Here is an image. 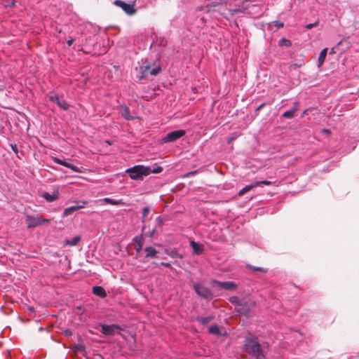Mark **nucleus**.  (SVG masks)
<instances>
[{"instance_id":"f257e3e1","label":"nucleus","mask_w":359,"mask_h":359,"mask_svg":"<svg viewBox=\"0 0 359 359\" xmlns=\"http://www.w3.org/2000/svg\"><path fill=\"white\" fill-rule=\"evenodd\" d=\"M244 348L250 355L256 359H264L265 354L257 338H246L244 342Z\"/></svg>"},{"instance_id":"f03ea898","label":"nucleus","mask_w":359,"mask_h":359,"mask_svg":"<svg viewBox=\"0 0 359 359\" xmlns=\"http://www.w3.org/2000/svg\"><path fill=\"white\" fill-rule=\"evenodd\" d=\"M223 8V6L222 4L217 3V2H212L209 4L205 5V6H203L200 8L201 11H203L207 13H215L218 12L221 13V15H224V18H227L228 15L233 16L237 13H244L245 8H226L225 11H222V8Z\"/></svg>"},{"instance_id":"7ed1b4c3","label":"nucleus","mask_w":359,"mask_h":359,"mask_svg":"<svg viewBox=\"0 0 359 359\" xmlns=\"http://www.w3.org/2000/svg\"><path fill=\"white\" fill-rule=\"evenodd\" d=\"M126 172L132 180H140L151 173V168L142 165H137L126 169Z\"/></svg>"},{"instance_id":"20e7f679","label":"nucleus","mask_w":359,"mask_h":359,"mask_svg":"<svg viewBox=\"0 0 359 359\" xmlns=\"http://www.w3.org/2000/svg\"><path fill=\"white\" fill-rule=\"evenodd\" d=\"M25 221L27 223V227L28 229H34L39 225H41L43 223H49L50 219L46 218H41L37 216L26 215Z\"/></svg>"},{"instance_id":"39448f33","label":"nucleus","mask_w":359,"mask_h":359,"mask_svg":"<svg viewBox=\"0 0 359 359\" xmlns=\"http://www.w3.org/2000/svg\"><path fill=\"white\" fill-rule=\"evenodd\" d=\"M194 289L196 293L201 297L204 299H210L212 297V292L210 290L204 287L201 283L194 284Z\"/></svg>"},{"instance_id":"423d86ee","label":"nucleus","mask_w":359,"mask_h":359,"mask_svg":"<svg viewBox=\"0 0 359 359\" xmlns=\"http://www.w3.org/2000/svg\"><path fill=\"white\" fill-rule=\"evenodd\" d=\"M185 134V131L183 130H173L168 133L163 138V142H173L175 140L180 139Z\"/></svg>"},{"instance_id":"0eeeda50","label":"nucleus","mask_w":359,"mask_h":359,"mask_svg":"<svg viewBox=\"0 0 359 359\" xmlns=\"http://www.w3.org/2000/svg\"><path fill=\"white\" fill-rule=\"evenodd\" d=\"M114 4L122 8V10L126 12V13L128 15H133L135 13L136 10L134 8V5L131 4H128L123 1L121 0H116L114 1Z\"/></svg>"},{"instance_id":"6e6552de","label":"nucleus","mask_w":359,"mask_h":359,"mask_svg":"<svg viewBox=\"0 0 359 359\" xmlns=\"http://www.w3.org/2000/svg\"><path fill=\"white\" fill-rule=\"evenodd\" d=\"M118 330H121V327L119 325L115 324H103L101 325V332L105 336H113Z\"/></svg>"},{"instance_id":"1a4fd4ad","label":"nucleus","mask_w":359,"mask_h":359,"mask_svg":"<svg viewBox=\"0 0 359 359\" xmlns=\"http://www.w3.org/2000/svg\"><path fill=\"white\" fill-rule=\"evenodd\" d=\"M86 204H87V201H79L78 203V204L76 205H72V206L65 208L63 211L62 217H67V216L73 214V212H74L75 211L85 208Z\"/></svg>"},{"instance_id":"9d476101","label":"nucleus","mask_w":359,"mask_h":359,"mask_svg":"<svg viewBox=\"0 0 359 359\" xmlns=\"http://www.w3.org/2000/svg\"><path fill=\"white\" fill-rule=\"evenodd\" d=\"M48 99L50 102L56 103L58 107L64 110H67L69 107V105L64 100H60L56 94L48 95Z\"/></svg>"},{"instance_id":"9b49d317","label":"nucleus","mask_w":359,"mask_h":359,"mask_svg":"<svg viewBox=\"0 0 359 359\" xmlns=\"http://www.w3.org/2000/svg\"><path fill=\"white\" fill-rule=\"evenodd\" d=\"M51 158L57 164H59V165H63V166H65L66 168H68L71 169L72 170H73L74 172H80V169L78 167H76V166H75V165L68 163L65 159L62 160V159H60V158H59L57 157H55V156H52Z\"/></svg>"},{"instance_id":"f8f14e48","label":"nucleus","mask_w":359,"mask_h":359,"mask_svg":"<svg viewBox=\"0 0 359 359\" xmlns=\"http://www.w3.org/2000/svg\"><path fill=\"white\" fill-rule=\"evenodd\" d=\"M213 284L217 285L222 288L228 290H231L237 288V285L233 281L222 282L219 280H214Z\"/></svg>"},{"instance_id":"ddd939ff","label":"nucleus","mask_w":359,"mask_h":359,"mask_svg":"<svg viewBox=\"0 0 359 359\" xmlns=\"http://www.w3.org/2000/svg\"><path fill=\"white\" fill-rule=\"evenodd\" d=\"M41 196L46 199L48 202H53L58 199L59 198V192L57 191L54 190L52 194H49L48 192H43L41 194Z\"/></svg>"},{"instance_id":"4468645a","label":"nucleus","mask_w":359,"mask_h":359,"mask_svg":"<svg viewBox=\"0 0 359 359\" xmlns=\"http://www.w3.org/2000/svg\"><path fill=\"white\" fill-rule=\"evenodd\" d=\"M190 245L193 250V252L196 255L201 254L204 250V247L202 244H200L197 242L191 241L190 242Z\"/></svg>"},{"instance_id":"2eb2a0df","label":"nucleus","mask_w":359,"mask_h":359,"mask_svg":"<svg viewBox=\"0 0 359 359\" xmlns=\"http://www.w3.org/2000/svg\"><path fill=\"white\" fill-rule=\"evenodd\" d=\"M298 102H295L294 103V107L292 109L290 110H288V111H285L283 114V116L284 118H292V117H294L296 111H297L298 109Z\"/></svg>"},{"instance_id":"dca6fc26","label":"nucleus","mask_w":359,"mask_h":359,"mask_svg":"<svg viewBox=\"0 0 359 359\" xmlns=\"http://www.w3.org/2000/svg\"><path fill=\"white\" fill-rule=\"evenodd\" d=\"M93 293L101 298H104L107 297V293L102 286H94L93 287Z\"/></svg>"},{"instance_id":"f3484780","label":"nucleus","mask_w":359,"mask_h":359,"mask_svg":"<svg viewBox=\"0 0 359 359\" xmlns=\"http://www.w3.org/2000/svg\"><path fill=\"white\" fill-rule=\"evenodd\" d=\"M144 251L146 252L145 258H154L156 257L158 251L153 247L149 246L144 248Z\"/></svg>"},{"instance_id":"a211bd4d","label":"nucleus","mask_w":359,"mask_h":359,"mask_svg":"<svg viewBox=\"0 0 359 359\" xmlns=\"http://www.w3.org/2000/svg\"><path fill=\"white\" fill-rule=\"evenodd\" d=\"M150 69L151 67L149 64L140 66V71L141 72V76H140V79L146 78L149 74Z\"/></svg>"},{"instance_id":"6ab92c4d","label":"nucleus","mask_w":359,"mask_h":359,"mask_svg":"<svg viewBox=\"0 0 359 359\" xmlns=\"http://www.w3.org/2000/svg\"><path fill=\"white\" fill-rule=\"evenodd\" d=\"M100 201L104 203L114 205H123V202L122 199L116 200V199H113L111 198H104L100 200Z\"/></svg>"},{"instance_id":"aec40b11","label":"nucleus","mask_w":359,"mask_h":359,"mask_svg":"<svg viewBox=\"0 0 359 359\" xmlns=\"http://www.w3.org/2000/svg\"><path fill=\"white\" fill-rule=\"evenodd\" d=\"M133 242L137 245L135 250L137 252H140L142 250L143 241L142 236H135L133 239Z\"/></svg>"},{"instance_id":"412c9836","label":"nucleus","mask_w":359,"mask_h":359,"mask_svg":"<svg viewBox=\"0 0 359 359\" xmlns=\"http://www.w3.org/2000/svg\"><path fill=\"white\" fill-rule=\"evenodd\" d=\"M121 108H122V111L121 112V116L124 118H126V120H133L134 118V117L130 115V109L127 106L123 105L121 107Z\"/></svg>"},{"instance_id":"4be33fe9","label":"nucleus","mask_w":359,"mask_h":359,"mask_svg":"<svg viewBox=\"0 0 359 359\" xmlns=\"http://www.w3.org/2000/svg\"><path fill=\"white\" fill-rule=\"evenodd\" d=\"M236 311L241 314L247 315L250 311V307L246 302L243 301V305L237 306Z\"/></svg>"},{"instance_id":"5701e85b","label":"nucleus","mask_w":359,"mask_h":359,"mask_svg":"<svg viewBox=\"0 0 359 359\" xmlns=\"http://www.w3.org/2000/svg\"><path fill=\"white\" fill-rule=\"evenodd\" d=\"M327 48H323L320 54H319V56H318V67H320L323 62H325V57H326V55H327Z\"/></svg>"},{"instance_id":"b1692460","label":"nucleus","mask_w":359,"mask_h":359,"mask_svg":"<svg viewBox=\"0 0 359 359\" xmlns=\"http://www.w3.org/2000/svg\"><path fill=\"white\" fill-rule=\"evenodd\" d=\"M256 184L255 182L252 183L251 184L247 185L245 187H243L242 189H241L238 194L239 196H243L246 192L250 191L252 189L255 188Z\"/></svg>"},{"instance_id":"393cba45","label":"nucleus","mask_w":359,"mask_h":359,"mask_svg":"<svg viewBox=\"0 0 359 359\" xmlns=\"http://www.w3.org/2000/svg\"><path fill=\"white\" fill-rule=\"evenodd\" d=\"M208 331H209V332L210 334H215L217 336H220L222 334L221 332H220V330H219V327L217 325H211L209 327Z\"/></svg>"},{"instance_id":"a878e982","label":"nucleus","mask_w":359,"mask_h":359,"mask_svg":"<svg viewBox=\"0 0 359 359\" xmlns=\"http://www.w3.org/2000/svg\"><path fill=\"white\" fill-rule=\"evenodd\" d=\"M231 303L235 304L237 306H241L243 305V299H241L239 297L236 296L231 297L229 299Z\"/></svg>"},{"instance_id":"bb28decb","label":"nucleus","mask_w":359,"mask_h":359,"mask_svg":"<svg viewBox=\"0 0 359 359\" xmlns=\"http://www.w3.org/2000/svg\"><path fill=\"white\" fill-rule=\"evenodd\" d=\"M212 316H206V317H198L197 318V320L201 322L203 325H206L209 322L212 320Z\"/></svg>"},{"instance_id":"cd10ccee","label":"nucleus","mask_w":359,"mask_h":359,"mask_svg":"<svg viewBox=\"0 0 359 359\" xmlns=\"http://www.w3.org/2000/svg\"><path fill=\"white\" fill-rule=\"evenodd\" d=\"M246 267L250 269H251V270L256 271H261V272H264V273H266L267 272V269H264V268H262V267L254 266L250 265V264H247Z\"/></svg>"},{"instance_id":"c85d7f7f","label":"nucleus","mask_w":359,"mask_h":359,"mask_svg":"<svg viewBox=\"0 0 359 359\" xmlns=\"http://www.w3.org/2000/svg\"><path fill=\"white\" fill-rule=\"evenodd\" d=\"M81 240V238L79 236H75L72 240L67 241V244L70 246H74L76 245Z\"/></svg>"},{"instance_id":"c756f323","label":"nucleus","mask_w":359,"mask_h":359,"mask_svg":"<svg viewBox=\"0 0 359 359\" xmlns=\"http://www.w3.org/2000/svg\"><path fill=\"white\" fill-rule=\"evenodd\" d=\"M255 184H256V187L262 185H271L272 183L271 181L268 180H263V181H256L255 182Z\"/></svg>"},{"instance_id":"7c9ffc66","label":"nucleus","mask_w":359,"mask_h":359,"mask_svg":"<svg viewBox=\"0 0 359 359\" xmlns=\"http://www.w3.org/2000/svg\"><path fill=\"white\" fill-rule=\"evenodd\" d=\"M279 45L288 47L291 46V41L286 39H282L279 41Z\"/></svg>"},{"instance_id":"2f4dec72","label":"nucleus","mask_w":359,"mask_h":359,"mask_svg":"<svg viewBox=\"0 0 359 359\" xmlns=\"http://www.w3.org/2000/svg\"><path fill=\"white\" fill-rule=\"evenodd\" d=\"M160 70H161V68L159 67H154L152 69L151 68L149 74H151L152 76H156L159 73Z\"/></svg>"},{"instance_id":"473e14b6","label":"nucleus","mask_w":359,"mask_h":359,"mask_svg":"<svg viewBox=\"0 0 359 359\" xmlns=\"http://www.w3.org/2000/svg\"><path fill=\"white\" fill-rule=\"evenodd\" d=\"M149 208L148 207H144L143 209H142V218L144 219L147 215H148V213L149 212Z\"/></svg>"},{"instance_id":"72a5a7b5","label":"nucleus","mask_w":359,"mask_h":359,"mask_svg":"<svg viewBox=\"0 0 359 359\" xmlns=\"http://www.w3.org/2000/svg\"><path fill=\"white\" fill-rule=\"evenodd\" d=\"M318 21H316V22H315L314 23H309V24H307V25H306V28L307 29H312L313 27L318 26Z\"/></svg>"},{"instance_id":"f704fd0d","label":"nucleus","mask_w":359,"mask_h":359,"mask_svg":"<svg viewBox=\"0 0 359 359\" xmlns=\"http://www.w3.org/2000/svg\"><path fill=\"white\" fill-rule=\"evenodd\" d=\"M273 23H274V25H275L278 29L282 28V27L284 26L283 22H280V21H274V22H273Z\"/></svg>"},{"instance_id":"c9c22d12","label":"nucleus","mask_w":359,"mask_h":359,"mask_svg":"<svg viewBox=\"0 0 359 359\" xmlns=\"http://www.w3.org/2000/svg\"><path fill=\"white\" fill-rule=\"evenodd\" d=\"M161 171H162L161 167H157V168L153 169L152 170H151V172H152V173H159Z\"/></svg>"},{"instance_id":"e433bc0d","label":"nucleus","mask_w":359,"mask_h":359,"mask_svg":"<svg viewBox=\"0 0 359 359\" xmlns=\"http://www.w3.org/2000/svg\"><path fill=\"white\" fill-rule=\"evenodd\" d=\"M167 254L170 256L171 257H177V252L176 251H171V252H167Z\"/></svg>"},{"instance_id":"4c0bfd02","label":"nucleus","mask_w":359,"mask_h":359,"mask_svg":"<svg viewBox=\"0 0 359 359\" xmlns=\"http://www.w3.org/2000/svg\"><path fill=\"white\" fill-rule=\"evenodd\" d=\"M197 172H198L197 170H194V171L189 172H188V173H187V174L185 175V177L193 176V175H194L195 174H196V173H197Z\"/></svg>"},{"instance_id":"58836bf2","label":"nucleus","mask_w":359,"mask_h":359,"mask_svg":"<svg viewBox=\"0 0 359 359\" xmlns=\"http://www.w3.org/2000/svg\"><path fill=\"white\" fill-rule=\"evenodd\" d=\"M74 39L70 37L67 41V43L68 45V46H70L72 45V43H74Z\"/></svg>"},{"instance_id":"ea45409f","label":"nucleus","mask_w":359,"mask_h":359,"mask_svg":"<svg viewBox=\"0 0 359 359\" xmlns=\"http://www.w3.org/2000/svg\"><path fill=\"white\" fill-rule=\"evenodd\" d=\"M160 264L167 268H169L171 266L170 264L168 262H161Z\"/></svg>"},{"instance_id":"a19ab883","label":"nucleus","mask_w":359,"mask_h":359,"mask_svg":"<svg viewBox=\"0 0 359 359\" xmlns=\"http://www.w3.org/2000/svg\"><path fill=\"white\" fill-rule=\"evenodd\" d=\"M236 136H231L229 138L228 140V143H231L232 141H233L234 140H236Z\"/></svg>"},{"instance_id":"79ce46f5","label":"nucleus","mask_w":359,"mask_h":359,"mask_svg":"<svg viewBox=\"0 0 359 359\" xmlns=\"http://www.w3.org/2000/svg\"><path fill=\"white\" fill-rule=\"evenodd\" d=\"M11 147H12V149L13 150V151H15V153L18 152V149H17V147L16 145H11Z\"/></svg>"},{"instance_id":"37998d69","label":"nucleus","mask_w":359,"mask_h":359,"mask_svg":"<svg viewBox=\"0 0 359 359\" xmlns=\"http://www.w3.org/2000/svg\"><path fill=\"white\" fill-rule=\"evenodd\" d=\"M155 232H156V229H152V231H151V233H150L149 236H150V237H153V236L154 235Z\"/></svg>"},{"instance_id":"c03bdc74","label":"nucleus","mask_w":359,"mask_h":359,"mask_svg":"<svg viewBox=\"0 0 359 359\" xmlns=\"http://www.w3.org/2000/svg\"><path fill=\"white\" fill-rule=\"evenodd\" d=\"M322 133H326V134H330V130H327V129H323V130H322Z\"/></svg>"},{"instance_id":"a18cd8bd","label":"nucleus","mask_w":359,"mask_h":359,"mask_svg":"<svg viewBox=\"0 0 359 359\" xmlns=\"http://www.w3.org/2000/svg\"><path fill=\"white\" fill-rule=\"evenodd\" d=\"M264 106V103H262V104H260V105L257 108V111H258V110H259L260 109H262Z\"/></svg>"},{"instance_id":"49530a36","label":"nucleus","mask_w":359,"mask_h":359,"mask_svg":"<svg viewBox=\"0 0 359 359\" xmlns=\"http://www.w3.org/2000/svg\"><path fill=\"white\" fill-rule=\"evenodd\" d=\"M70 334H71V332H70L69 330H66V331H65V335H66V336H69V335H70Z\"/></svg>"},{"instance_id":"de8ad7c7","label":"nucleus","mask_w":359,"mask_h":359,"mask_svg":"<svg viewBox=\"0 0 359 359\" xmlns=\"http://www.w3.org/2000/svg\"><path fill=\"white\" fill-rule=\"evenodd\" d=\"M105 143H107L108 145H111V142L110 141H109V140H106Z\"/></svg>"}]
</instances>
